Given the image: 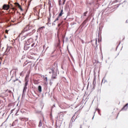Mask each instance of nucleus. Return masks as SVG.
Instances as JSON below:
<instances>
[{"label":"nucleus","instance_id":"18","mask_svg":"<svg viewBox=\"0 0 128 128\" xmlns=\"http://www.w3.org/2000/svg\"><path fill=\"white\" fill-rule=\"evenodd\" d=\"M24 82H28V75L25 78Z\"/></svg>","mask_w":128,"mask_h":128},{"label":"nucleus","instance_id":"28","mask_svg":"<svg viewBox=\"0 0 128 128\" xmlns=\"http://www.w3.org/2000/svg\"><path fill=\"white\" fill-rule=\"evenodd\" d=\"M66 0H62L63 6H64V4H66Z\"/></svg>","mask_w":128,"mask_h":128},{"label":"nucleus","instance_id":"17","mask_svg":"<svg viewBox=\"0 0 128 128\" xmlns=\"http://www.w3.org/2000/svg\"><path fill=\"white\" fill-rule=\"evenodd\" d=\"M48 4L50 7L52 6V2H50V0H48Z\"/></svg>","mask_w":128,"mask_h":128},{"label":"nucleus","instance_id":"14","mask_svg":"<svg viewBox=\"0 0 128 128\" xmlns=\"http://www.w3.org/2000/svg\"><path fill=\"white\" fill-rule=\"evenodd\" d=\"M28 48H30V46H28V45L25 44L24 46V50H28Z\"/></svg>","mask_w":128,"mask_h":128},{"label":"nucleus","instance_id":"12","mask_svg":"<svg viewBox=\"0 0 128 128\" xmlns=\"http://www.w3.org/2000/svg\"><path fill=\"white\" fill-rule=\"evenodd\" d=\"M128 104H126L122 108V110H124L128 109Z\"/></svg>","mask_w":128,"mask_h":128},{"label":"nucleus","instance_id":"27","mask_svg":"<svg viewBox=\"0 0 128 128\" xmlns=\"http://www.w3.org/2000/svg\"><path fill=\"white\" fill-rule=\"evenodd\" d=\"M20 76H24V72H22L20 74Z\"/></svg>","mask_w":128,"mask_h":128},{"label":"nucleus","instance_id":"6","mask_svg":"<svg viewBox=\"0 0 128 128\" xmlns=\"http://www.w3.org/2000/svg\"><path fill=\"white\" fill-rule=\"evenodd\" d=\"M14 5L16 6H17L18 8H20V10L22 12V6L20 5V4L18 3V2H15L14 3Z\"/></svg>","mask_w":128,"mask_h":128},{"label":"nucleus","instance_id":"10","mask_svg":"<svg viewBox=\"0 0 128 128\" xmlns=\"http://www.w3.org/2000/svg\"><path fill=\"white\" fill-rule=\"evenodd\" d=\"M29 64V66H30H30H32V62H25L24 64H23V66H26V64Z\"/></svg>","mask_w":128,"mask_h":128},{"label":"nucleus","instance_id":"20","mask_svg":"<svg viewBox=\"0 0 128 128\" xmlns=\"http://www.w3.org/2000/svg\"><path fill=\"white\" fill-rule=\"evenodd\" d=\"M10 47L7 46L6 52H10Z\"/></svg>","mask_w":128,"mask_h":128},{"label":"nucleus","instance_id":"32","mask_svg":"<svg viewBox=\"0 0 128 128\" xmlns=\"http://www.w3.org/2000/svg\"><path fill=\"white\" fill-rule=\"evenodd\" d=\"M34 43H33L32 44V46H31L32 47V48H33V46H34Z\"/></svg>","mask_w":128,"mask_h":128},{"label":"nucleus","instance_id":"26","mask_svg":"<svg viewBox=\"0 0 128 128\" xmlns=\"http://www.w3.org/2000/svg\"><path fill=\"white\" fill-rule=\"evenodd\" d=\"M96 78H94L93 81V84H96Z\"/></svg>","mask_w":128,"mask_h":128},{"label":"nucleus","instance_id":"29","mask_svg":"<svg viewBox=\"0 0 128 128\" xmlns=\"http://www.w3.org/2000/svg\"><path fill=\"white\" fill-rule=\"evenodd\" d=\"M87 14H88V12H86L84 13V16H86Z\"/></svg>","mask_w":128,"mask_h":128},{"label":"nucleus","instance_id":"16","mask_svg":"<svg viewBox=\"0 0 128 128\" xmlns=\"http://www.w3.org/2000/svg\"><path fill=\"white\" fill-rule=\"evenodd\" d=\"M28 42H29V44H30V42H32V38H30L28 39Z\"/></svg>","mask_w":128,"mask_h":128},{"label":"nucleus","instance_id":"39","mask_svg":"<svg viewBox=\"0 0 128 128\" xmlns=\"http://www.w3.org/2000/svg\"><path fill=\"white\" fill-rule=\"evenodd\" d=\"M44 28V27H41V28H39V30H40V29L42 28Z\"/></svg>","mask_w":128,"mask_h":128},{"label":"nucleus","instance_id":"4","mask_svg":"<svg viewBox=\"0 0 128 128\" xmlns=\"http://www.w3.org/2000/svg\"><path fill=\"white\" fill-rule=\"evenodd\" d=\"M28 81L25 82V84H24V90H23L24 92L26 91V89L28 88V87L26 86H28Z\"/></svg>","mask_w":128,"mask_h":128},{"label":"nucleus","instance_id":"15","mask_svg":"<svg viewBox=\"0 0 128 128\" xmlns=\"http://www.w3.org/2000/svg\"><path fill=\"white\" fill-rule=\"evenodd\" d=\"M38 90L40 92H42V86H38Z\"/></svg>","mask_w":128,"mask_h":128},{"label":"nucleus","instance_id":"2","mask_svg":"<svg viewBox=\"0 0 128 128\" xmlns=\"http://www.w3.org/2000/svg\"><path fill=\"white\" fill-rule=\"evenodd\" d=\"M6 96H8V94L6 92V90H2V93L0 94V98H4Z\"/></svg>","mask_w":128,"mask_h":128},{"label":"nucleus","instance_id":"13","mask_svg":"<svg viewBox=\"0 0 128 128\" xmlns=\"http://www.w3.org/2000/svg\"><path fill=\"white\" fill-rule=\"evenodd\" d=\"M56 74L53 73L52 75V78L56 79Z\"/></svg>","mask_w":128,"mask_h":128},{"label":"nucleus","instance_id":"19","mask_svg":"<svg viewBox=\"0 0 128 128\" xmlns=\"http://www.w3.org/2000/svg\"><path fill=\"white\" fill-rule=\"evenodd\" d=\"M60 20V17L58 16V17L52 23V24H54V22H56L57 20Z\"/></svg>","mask_w":128,"mask_h":128},{"label":"nucleus","instance_id":"9","mask_svg":"<svg viewBox=\"0 0 128 128\" xmlns=\"http://www.w3.org/2000/svg\"><path fill=\"white\" fill-rule=\"evenodd\" d=\"M5 92L7 94V96H8V94H12V90H8V89L6 90H5Z\"/></svg>","mask_w":128,"mask_h":128},{"label":"nucleus","instance_id":"1","mask_svg":"<svg viewBox=\"0 0 128 128\" xmlns=\"http://www.w3.org/2000/svg\"><path fill=\"white\" fill-rule=\"evenodd\" d=\"M28 32V34L21 38V40H24L27 36H32L34 32H36V30L32 26H26L23 30L22 31L21 33L20 34L19 36H22V34H24V32Z\"/></svg>","mask_w":128,"mask_h":128},{"label":"nucleus","instance_id":"34","mask_svg":"<svg viewBox=\"0 0 128 128\" xmlns=\"http://www.w3.org/2000/svg\"><path fill=\"white\" fill-rule=\"evenodd\" d=\"M6 22H10V19H6Z\"/></svg>","mask_w":128,"mask_h":128},{"label":"nucleus","instance_id":"7","mask_svg":"<svg viewBox=\"0 0 128 128\" xmlns=\"http://www.w3.org/2000/svg\"><path fill=\"white\" fill-rule=\"evenodd\" d=\"M42 78L44 80V84L48 85V77L43 76H42Z\"/></svg>","mask_w":128,"mask_h":128},{"label":"nucleus","instance_id":"35","mask_svg":"<svg viewBox=\"0 0 128 128\" xmlns=\"http://www.w3.org/2000/svg\"><path fill=\"white\" fill-rule=\"evenodd\" d=\"M62 38L63 40H64V35L62 36Z\"/></svg>","mask_w":128,"mask_h":128},{"label":"nucleus","instance_id":"22","mask_svg":"<svg viewBox=\"0 0 128 128\" xmlns=\"http://www.w3.org/2000/svg\"><path fill=\"white\" fill-rule=\"evenodd\" d=\"M42 126V120H40L39 122V126Z\"/></svg>","mask_w":128,"mask_h":128},{"label":"nucleus","instance_id":"3","mask_svg":"<svg viewBox=\"0 0 128 128\" xmlns=\"http://www.w3.org/2000/svg\"><path fill=\"white\" fill-rule=\"evenodd\" d=\"M49 70H51V72H50V74H54V70H56V66H51L50 67Z\"/></svg>","mask_w":128,"mask_h":128},{"label":"nucleus","instance_id":"42","mask_svg":"<svg viewBox=\"0 0 128 128\" xmlns=\"http://www.w3.org/2000/svg\"><path fill=\"white\" fill-rule=\"evenodd\" d=\"M5 38H6V36H5Z\"/></svg>","mask_w":128,"mask_h":128},{"label":"nucleus","instance_id":"11","mask_svg":"<svg viewBox=\"0 0 128 128\" xmlns=\"http://www.w3.org/2000/svg\"><path fill=\"white\" fill-rule=\"evenodd\" d=\"M62 14H64V10L62 9L60 10V12L58 14V17L60 18V16H62Z\"/></svg>","mask_w":128,"mask_h":128},{"label":"nucleus","instance_id":"23","mask_svg":"<svg viewBox=\"0 0 128 128\" xmlns=\"http://www.w3.org/2000/svg\"><path fill=\"white\" fill-rule=\"evenodd\" d=\"M2 58H4L2 57H0V66L2 64Z\"/></svg>","mask_w":128,"mask_h":128},{"label":"nucleus","instance_id":"37","mask_svg":"<svg viewBox=\"0 0 128 128\" xmlns=\"http://www.w3.org/2000/svg\"><path fill=\"white\" fill-rule=\"evenodd\" d=\"M85 20H86V22L88 21V18H87Z\"/></svg>","mask_w":128,"mask_h":128},{"label":"nucleus","instance_id":"5","mask_svg":"<svg viewBox=\"0 0 128 128\" xmlns=\"http://www.w3.org/2000/svg\"><path fill=\"white\" fill-rule=\"evenodd\" d=\"M14 5L16 6H17L18 8H20V10L22 12V6L20 5V4L18 3V2H15L14 3Z\"/></svg>","mask_w":128,"mask_h":128},{"label":"nucleus","instance_id":"21","mask_svg":"<svg viewBox=\"0 0 128 128\" xmlns=\"http://www.w3.org/2000/svg\"><path fill=\"white\" fill-rule=\"evenodd\" d=\"M96 110L98 112L99 114H100V116H101V114H100V110L98 108H97Z\"/></svg>","mask_w":128,"mask_h":128},{"label":"nucleus","instance_id":"43","mask_svg":"<svg viewBox=\"0 0 128 128\" xmlns=\"http://www.w3.org/2000/svg\"><path fill=\"white\" fill-rule=\"evenodd\" d=\"M80 128H82V127H80Z\"/></svg>","mask_w":128,"mask_h":128},{"label":"nucleus","instance_id":"30","mask_svg":"<svg viewBox=\"0 0 128 128\" xmlns=\"http://www.w3.org/2000/svg\"><path fill=\"white\" fill-rule=\"evenodd\" d=\"M62 22H61L60 23L58 24V26H62Z\"/></svg>","mask_w":128,"mask_h":128},{"label":"nucleus","instance_id":"36","mask_svg":"<svg viewBox=\"0 0 128 128\" xmlns=\"http://www.w3.org/2000/svg\"><path fill=\"white\" fill-rule=\"evenodd\" d=\"M20 120H24V118H20Z\"/></svg>","mask_w":128,"mask_h":128},{"label":"nucleus","instance_id":"24","mask_svg":"<svg viewBox=\"0 0 128 128\" xmlns=\"http://www.w3.org/2000/svg\"><path fill=\"white\" fill-rule=\"evenodd\" d=\"M18 122V120H14V122H13V124H16V122Z\"/></svg>","mask_w":128,"mask_h":128},{"label":"nucleus","instance_id":"40","mask_svg":"<svg viewBox=\"0 0 128 128\" xmlns=\"http://www.w3.org/2000/svg\"><path fill=\"white\" fill-rule=\"evenodd\" d=\"M15 116H18V112L16 114Z\"/></svg>","mask_w":128,"mask_h":128},{"label":"nucleus","instance_id":"41","mask_svg":"<svg viewBox=\"0 0 128 128\" xmlns=\"http://www.w3.org/2000/svg\"><path fill=\"white\" fill-rule=\"evenodd\" d=\"M97 41H96V44H97V42H96Z\"/></svg>","mask_w":128,"mask_h":128},{"label":"nucleus","instance_id":"8","mask_svg":"<svg viewBox=\"0 0 128 128\" xmlns=\"http://www.w3.org/2000/svg\"><path fill=\"white\" fill-rule=\"evenodd\" d=\"M3 10H8L10 8V5L4 4L2 6Z\"/></svg>","mask_w":128,"mask_h":128},{"label":"nucleus","instance_id":"25","mask_svg":"<svg viewBox=\"0 0 128 128\" xmlns=\"http://www.w3.org/2000/svg\"><path fill=\"white\" fill-rule=\"evenodd\" d=\"M58 5L62 6V0H58Z\"/></svg>","mask_w":128,"mask_h":128},{"label":"nucleus","instance_id":"38","mask_svg":"<svg viewBox=\"0 0 128 128\" xmlns=\"http://www.w3.org/2000/svg\"><path fill=\"white\" fill-rule=\"evenodd\" d=\"M86 21L85 20H84V22H83V24H86Z\"/></svg>","mask_w":128,"mask_h":128},{"label":"nucleus","instance_id":"31","mask_svg":"<svg viewBox=\"0 0 128 128\" xmlns=\"http://www.w3.org/2000/svg\"><path fill=\"white\" fill-rule=\"evenodd\" d=\"M5 32H6V34H8V30H6Z\"/></svg>","mask_w":128,"mask_h":128},{"label":"nucleus","instance_id":"33","mask_svg":"<svg viewBox=\"0 0 128 128\" xmlns=\"http://www.w3.org/2000/svg\"><path fill=\"white\" fill-rule=\"evenodd\" d=\"M16 20L14 19V20H12V22H16Z\"/></svg>","mask_w":128,"mask_h":128}]
</instances>
